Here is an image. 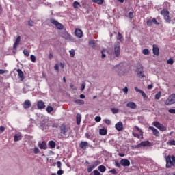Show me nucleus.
Masks as SVG:
<instances>
[{"label": "nucleus", "instance_id": "f257e3e1", "mask_svg": "<svg viewBox=\"0 0 175 175\" xmlns=\"http://www.w3.org/2000/svg\"><path fill=\"white\" fill-rule=\"evenodd\" d=\"M160 14L163 16L164 20L168 24H175V17L172 20V18L170 16L169 10L167 9H163Z\"/></svg>", "mask_w": 175, "mask_h": 175}, {"label": "nucleus", "instance_id": "f03ea898", "mask_svg": "<svg viewBox=\"0 0 175 175\" xmlns=\"http://www.w3.org/2000/svg\"><path fill=\"white\" fill-rule=\"evenodd\" d=\"M166 161V167L167 169H170V167H173L175 166V157L174 155H168L165 158Z\"/></svg>", "mask_w": 175, "mask_h": 175}, {"label": "nucleus", "instance_id": "7ed1b4c3", "mask_svg": "<svg viewBox=\"0 0 175 175\" xmlns=\"http://www.w3.org/2000/svg\"><path fill=\"white\" fill-rule=\"evenodd\" d=\"M69 132H70V126L66 125L64 123L62 124L60 126V133L64 135V136H66Z\"/></svg>", "mask_w": 175, "mask_h": 175}, {"label": "nucleus", "instance_id": "20e7f679", "mask_svg": "<svg viewBox=\"0 0 175 175\" xmlns=\"http://www.w3.org/2000/svg\"><path fill=\"white\" fill-rule=\"evenodd\" d=\"M152 125H154L155 128H157V129H159V131H161V132H165V131L167 130V128L166 126H163V124L159 123V122L158 121L153 122Z\"/></svg>", "mask_w": 175, "mask_h": 175}, {"label": "nucleus", "instance_id": "39448f33", "mask_svg": "<svg viewBox=\"0 0 175 175\" xmlns=\"http://www.w3.org/2000/svg\"><path fill=\"white\" fill-rule=\"evenodd\" d=\"M98 165H100V161L96 160L92 163V165L88 166V172L91 173L95 167H96Z\"/></svg>", "mask_w": 175, "mask_h": 175}, {"label": "nucleus", "instance_id": "423d86ee", "mask_svg": "<svg viewBox=\"0 0 175 175\" xmlns=\"http://www.w3.org/2000/svg\"><path fill=\"white\" fill-rule=\"evenodd\" d=\"M50 23H51V24H53V25L55 26L56 28H57V29L61 30V29H64V25L60 23L59 22H58V21H57L54 18H51Z\"/></svg>", "mask_w": 175, "mask_h": 175}, {"label": "nucleus", "instance_id": "0eeeda50", "mask_svg": "<svg viewBox=\"0 0 175 175\" xmlns=\"http://www.w3.org/2000/svg\"><path fill=\"white\" fill-rule=\"evenodd\" d=\"M174 103H175V94H171L165 101V105L167 106H169V105H174Z\"/></svg>", "mask_w": 175, "mask_h": 175}, {"label": "nucleus", "instance_id": "6e6552de", "mask_svg": "<svg viewBox=\"0 0 175 175\" xmlns=\"http://www.w3.org/2000/svg\"><path fill=\"white\" fill-rule=\"evenodd\" d=\"M137 75L138 77L140 79H143L144 77V71L143 70V66H142V64L138 66Z\"/></svg>", "mask_w": 175, "mask_h": 175}, {"label": "nucleus", "instance_id": "1a4fd4ad", "mask_svg": "<svg viewBox=\"0 0 175 175\" xmlns=\"http://www.w3.org/2000/svg\"><path fill=\"white\" fill-rule=\"evenodd\" d=\"M114 54L116 57H120V42H116L114 45Z\"/></svg>", "mask_w": 175, "mask_h": 175}, {"label": "nucleus", "instance_id": "9d476101", "mask_svg": "<svg viewBox=\"0 0 175 175\" xmlns=\"http://www.w3.org/2000/svg\"><path fill=\"white\" fill-rule=\"evenodd\" d=\"M38 147L40 150H47V143L46 141H42V142H38Z\"/></svg>", "mask_w": 175, "mask_h": 175}, {"label": "nucleus", "instance_id": "9b49d317", "mask_svg": "<svg viewBox=\"0 0 175 175\" xmlns=\"http://www.w3.org/2000/svg\"><path fill=\"white\" fill-rule=\"evenodd\" d=\"M120 165H122V166L128 167L131 165V162L126 159H122L120 161Z\"/></svg>", "mask_w": 175, "mask_h": 175}, {"label": "nucleus", "instance_id": "f8f14e48", "mask_svg": "<svg viewBox=\"0 0 175 175\" xmlns=\"http://www.w3.org/2000/svg\"><path fill=\"white\" fill-rule=\"evenodd\" d=\"M115 128L116 131H122L124 129V124H122V122H118L115 124Z\"/></svg>", "mask_w": 175, "mask_h": 175}, {"label": "nucleus", "instance_id": "ddd939ff", "mask_svg": "<svg viewBox=\"0 0 175 175\" xmlns=\"http://www.w3.org/2000/svg\"><path fill=\"white\" fill-rule=\"evenodd\" d=\"M148 129L152 131L153 135L154 136H156V137H158L159 136V131L157 129H155V127H154V126H149Z\"/></svg>", "mask_w": 175, "mask_h": 175}, {"label": "nucleus", "instance_id": "4468645a", "mask_svg": "<svg viewBox=\"0 0 175 175\" xmlns=\"http://www.w3.org/2000/svg\"><path fill=\"white\" fill-rule=\"evenodd\" d=\"M62 38H64V39L66 40H70L72 39V37L68 31L63 32L62 34Z\"/></svg>", "mask_w": 175, "mask_h": 175}, {"label": "nucleus", "instance_id": "2eb2a0df", "mask_svg": "<svg viewBox=\"0 0 175 175\" xmlns=\"http://www.w3.org/2000/svg\"><path fill=\"white\" fill-rule=\"evenodd\" d=\"M148 146H150V141H143L139 144H137L136 147H147Z\"/></svg>", "mask_w": 175, "mask_h": 175}, {"label": "nucleus", "instance_id": "dca6fc26", "mask_svg": "<svg viewBox=\"0 0 175 175\" xmlns=\"http://www.w3.org/2000/svg\"><path fill=\"white\" fill-rule=\"evenodd\" d=\"M152 47L153 54L157 56L159 55V48L157 44H153Z\"/></svg>", "mask_w": 175, "mask_h": 175}, {"label": "nucleus", "instance_id": "f3484780", "mask_svg": "<svg viewBox=\"0 0 175 175\" xmlns=\"http://www.w3.org/2000/svg\"><path fill=\"white\" fill-rule=\"evenodd\" d=\"M75 36L77 38H83V31L80 29H76L75 31Z\"/></svg>", "mask_w": 175, "mask_h": 175}, {"label": "nucleus", "instance_id": "a211bd4d", "mask_svg": "<svg viewBox=\"0 0 175 175\" xmlns=\"http://www.w3.org/2000/svg\"><path fill=\"white\" fill-rule=\"evenodd\" d=\"M16 72L21 81H23V80H24V72H23V70H21L20 68L17 69Z\"/></svg>", "mask_w": 175, "mask_h": 175}, {"label": "nucleus", "instance_id": "6ab92c4d", "mask_svg": "<svg viewBox=\"0 0 175 175\" xmlns=\"http://www.w3.org/2000/svg\"><path fill=\"white\" fill-rule=\"evenodd\" d=\"M23 108L27 109H29V107H31V101L29 100H26L23 104Z\"/></svg>", "mask_w": 175, "mask_h": 175}, {"label": "nucleus", "instance_id": "aec40b11", "mask_svg": "<svg viewBox=\"0 0 175 175\" xmlns=\"http://www.w3.org/2000/svg\"><path fill=\"white\" fill-rule=\"evenodd\" d=\"M79 147L82 150H86L87 147H88V142H82L79 144Z\"/></svg>", "mask_w": 175, "mask_h": 175}, {"label": "nucleus", "instance_id": "412c9836", "mask_svg": "<svg viewBox=\"0 0 175 175\" xmlns=\"http://www.w3.org/2000/svg\"><path fill=\"white\" fill-rule=\"evenodd\" d=\"M37 107L40 109H44V107H46V105H44V102L40 100L37 103Z\"/></svg>", "mask_w": 175, "mask_h": 175}, {"label": "nucleus", "instance_id": "4be33fe9", "mask_svg": "<svg viewBox=\"0 0 175 175\" xmlns=\"http://www.w3.org/2000/svg\"><path fill=\"white\" fill-rule=\"evenodd\" d=\"M135 91H136V92H139V94H141L143 96L144 99H146V98H147V95L146 94V93H144L143 90L137 88V87L135 88Z\"/></svg>", "mask_w": 175, "mask_h": 175}, {"label": "nucleus", "instance_id": "5701e85b", "mask_svg": "<svg viewBox=\"0 0 175 175\" xmlns=\"http://www.w3.org/2000/svg\"><path fill=\"white\" fill-rule=\"evenodd\" d=\"M126 107H129L130 109H135L137 107L136 103H133V102H129L126 104Z\"/></svg>", "mask_w": 175, "mask_h": 175}, {"label": "nucleus", "instance_id": "b1692460", "mask_svg": "<svg viewBox=\"0 0 175 175\" xmlns=\"http://www.w3.org/2000/svg\"><path fill=\"white\" fill-rule=\"evenodd\" d=\"M99 134L101 135V136H105L107 135V129L103 128L99 129Z\"/></svg>", "mask_w": 175, "mask_h": 175}, {"label": "nucleus", "instance_id": "393cba45", "mask_svg": "<svg viewBox=\"0 0 175 175\" xmlns=\"http://www.w3.org/2000/svg\"><path fill=\"white\" fill-rule=\"evenodd\" d=\"M77 124L80 125V122H81V115L80 113H77L76 116Z\"/></svg>", "mask_w": 175, "mask_h": 175}, {"label": "nucleus", "instance_id": "a878e982", "mask_svg": "<svg viewBox=\"0 0 175 175\" xmlns=\"http://www.w3.org/2000/svg\"><path fill=\"white\" fill-rule=\"evenodd\" d=\"M134 128L136 129V131H137V132L140 133V136L142 137V139H143V131L137 126H135Z\"/></svg>", "mask_w": 175, "mask_h": 175}, {"label": "nucleus", "instance_id": "bb28decb", "mask_svg": "<svg viewBox=\"0 0 175 175\" xmlns=\"http://www.w3.org/2000/svg\"><path fill=\"white\" fill-rule=\"evenodd\" d=\"M22 137L20 134H16L14 137V142H18L19 140H21Z\"/></svg>", "mask_w": 175, "mask_h": 175}, {"label": "nucleus", "instance_id": "cd10ccee", "mask_svg": "<svg viewBox=\"0 0 175 175\" xmlns=\"http://www.w3.org/2000/svg\"><path fill=\"white\" fill-rule=\"evenodd\" d=\"M98 169L101 173H105V172H106V167H105V165H100Z\"/></svg>", "mask_w": 175, "mask_h": 175}, {"label": "nucleus", "instance_id": "c85d7f7f", "mask_svg": "<svg viewBox=\"0 0 175 175\" xmlns=\"http://www.w3.org/2000/svg\"><path fill=\"white\" fill-rule=\"evenodd\" d=\"M94 3H97V5H103L105 0H92Z\"/></svg>", "mask_w": 175, "mask_h": 175}, {"label": "nucleus", "instance_id": "c756f323", "mask_svg": "<svg viewBox=\"0 0 175 175\" xmlns=\"http://www.w3.org/2000/svg\"><path fill=\"white\" fill-rule=\"evenodd\" d=\"M74 102L75 103H76V105H84V100H83L77 99L75 100Z\"/></svg>", "mask_w": 175, "mask_h": 175}, {"label": "nucleus", "instance_id": "7c9ffc66", "mask_svg": "<svg viewBox=\"0 0 175 175\" xmlns=\"http://www.w3.org/2000/svg\"><path fill=\"white\" fill-rule=\"evenodd\" d=\"M89 45L90 46V47H92V49H95V40H92L89 41Z\"/></svg>", "mask_w": 175, "mask_h": 175}, {"label": "nucleus", "instance_id": "2f4dec72", "mask_svg": "<svg viewBox=\"0 0 175 175\" xmlns=\"http://www.w3.org/2000/svg\"><path fill=\"white\" fill-rule=\"evenodd\" d=\"M79 6H80V3L78 1H74L73 3L74 9H79Z\"/></svg>", "mask_w": 175, "mask_h": 175}, {"label": "nucleus", "instance_id": "473e14b6", "mask_svg": "<svg viewBox=\"0 0 175 175\" xmlns=\"http://www.w3.org/2000/svg\"><path fill=\"white\" fill-rule=\"evenodd\" d=\"M49 144L51 148H55V142L54 141H49Z\"/></svg>", "mask_w": 175, "mask_h": 175}, {"label": "nucleus", "instance_id": "72a5a7b5", "mask_svg": "<svg viewBox=\"0 0 175 175\" xmlns=\"http://www.w3.org/2000/svg\"><path fill=\"white\" fill-rule=\"evenodd\" d=\"M168 146H175V140H170L167 142Z\"/></svg>", "mask_w": 175, "mask_h": 175}, {"label": "nucleus", "instance_id": "f704fd0d", "mask_svg": "<svg viewBox=\"0 0 175 175\" xmlns=\"http://www.w3.org/2000/svg\"><path fill=\"white\" fill-rule=\"evenodd\" d=\"M53 110H54V108H53V107H51V106H48L46 107L47 113H51V111H53Z\"/></svg>", "mask_w": 175, "mask_h": 175}, {"label": "nucleus", "instance_id": "c9c22d12", "mask_svg": "<svg viewBox=\"0 0 175 175\" xmlns=\"http://www.w3.org/2000/svg\"><path fill=\"white\" fill-rule=\"evenodd\" d=\"M167 64L173 65V64H174V60H173V58L170 57L168 60H167Z\"/></svg>", "mask_w": 175, "mask_h": 175}, {"label": "nucleus", "instance_id": "e433bc0d", "mask_svg": "<svg viewBox=\"0 0 175 175\" xmlns=\"http://www.w3.org/2000/svg\"><path fill=\"white\" fill-rule=\"evenodd\" d=\"M142 53L144 55H148V54H150V51H148V49H145L142 51Z\"/></svg>", "mask_w": 175, "mask_h": 175}, {"label": "nucleus", "instance_id": "4c0bfd02", "mask_svg": "<svg viewBox=\"0 0 175 175\" xmlns=\"http://www.w3.org/2000/svg\"><path fill=\"white\" fill-rule=\"evenodd\" d=\"M30 59L31 62H36V57L33 55H30Z\"/></svg>", "mask_w": 175, "mask_h": 175}, {"label": "nucleus", "instance_id": "58836bf2", "mask_svg": "<svg viewBox=\"0 0 175 175\" xmlns=\"http://www.w3.org/2000/svg\"><path fill=\"white\" fill-rule=\"evenodd\" d=\"M111 111H112L113 114H117V113H118V109L117 108H111Z\"/></svg>", "mask_w": 175, "mask_h": 175}, {"label": "nucleus", "instance_id": "ea45409f", "mask_svg": "<svg viewBox=\"0 0 175 175\" xmlns=\"http://www.w3.org/2000/svg\"><path fill=\"white\" fill-rule=\"evenodd\" d=\"M146 24H147L148 27H151V25H152V20L148 19L146 21Z\"/></svg>", "mask_w": 175, "mask_h": 175}, {"label": "nucleus", "instance_id": "a19ab883", "mask_svg": "<svg viewBox=\"0 0 175 175\" xmlns=\"http://www.w3.org/2000/svg\"><path fill=\"white\" fill-rule=\"evenodd\" d=\"M69 53L71 58H73V57H75V50L71 49L70 51H69Z\"/></svg>", "mask_w": 175, "mask_h": 175}, {"label": "nucleus", "instance_id": "79ce46f5", "mask_svg": "<svg viewBox=\"0 0 175 175\" xmlns=\"http://www.w3.org/2000/svg\"><path fill=\"white\" fill-rule=\"evenodd\" d=\"M23 54H24V55H25L26 57H29V52L28 50H27V49H24V50H23Z\"/></svg>", "mask_w": 175, "mask_h": 175}, {"label": "nucleus", "instance_id": "37998d69", "mask_svg": "<svg viewBox=\"0 0 175 175\" xmlns=\"http://www.w3.org/2000/svg\"><path fill=\"white\" fill-rule=\"evenodd\" d=\"M94 120L96 122H100V121L102 120V118H100V116H96Z\"/></svg>", "mask_w": 175, "mask_h": 175}, {"label": "nucleus", "instance_id": "c03bdc74", "mask_svg": "<svg viewBox=\"0 0 175 175\" xmlns=\"http://www.w3.org/2000/svg\"><path fill=\"white\" fill-rule=\"evenodd\" d=\"M20 40H21V37L19 36L16 39V41H15L16 44H20Z\"/></svg>", "mask_w": 175, "mask_h": 175}, {"label": "nucleus", "instance_id": "a18cd8bd", "mask_svg": "<svg viewBox=\"0 0 175 175\" xmlns=\"http://www.w3.org/2000/svg\"><path fill=\"white\" fill-rule=\"evenodd\" d=\"M132 135L134 136V137H137V139H140V135H139L135 132H133Z\"/></svg>", "mask_w": 175, "mask_h": 175}, {"label": "nucleus", "instance_id": "49530a36", "mask_svg": "<svg viewBox=\"0 0 175 175\" xmlns=\"http://www.w3.org/2000/svg\"><path fill=\"white\" fill-rule=\"evenodd\" d=\"M33 152L34 154H39L40 152L39 148L35 147L33 149Z\"/></svg>", "mask_w": 175, "mask_h": 175}, {"label": "nucleus", "instance_id": "de8ad7c7", "mask_svg": "<svg viewBox=\"0 0 175 175\" xmlns=\"http://www.w3.org/2000/svg\"><path fill=\"white\" fill-rule=\"evenodd\" d=\"M104 122L105 124H107V125H110V124H111V122L109 119L104 120Z\"/></svg>", "mask_w": 175, "mask_h": 175}, {"label": "nucleus", "instance_id": "09e8293b", "mask_svg": "<svg viewBox=\"0 0 175 175\" xmlns=\"http://www.w3.org/2000/svg\"><path fill=\"white\" fill-rule=\"evenodd\" d=\"M161 92H159L157 94H155V99H159V98H161Z\"/></svg>", "mask_w": 175, "mask_h": 175}, {"label": "nucleus", "instance_id": "8fccbe9b", "mask_svg": "<svg viewBox=\"0 0 175 175\" xmlns=\"http://www.w3.org/2000/svg\"><path fill=\"white\" fill-rule=\"evenodd\" d=\"M152 22L154 23L156 25H159V23H158V21H157V19L155 18H153L152 19Z\"/></svg>", "mask_w": 175, "mask_h": 175}, {"label": "nucleus", "instance_id": "3c124183", "mask_svg": "<svg viewBox=\"0 0 175 175\" xmlns=\"http://www.w3.org/2000/svg\"><path fill=\"white\" fill-rule=\"evenodd\" d=\"M93 173H94V175H101L100 172H99V171H98V170H94L93 171Z\"/></svg>", "mask_w": 175, "mask_h": 175}, {"label": "nucleus", "instance_id": "603ef678", "mask_svg": "<svg viewBox=\"0 0 175 175\" xmlns=\"http://www.w3.org/2000/svg\"><path fill=\"white\" fill-rule=\"evenodd\" d=\"M129 17L130 20H132V18H133V12H130L129 13Z\"/></svg>", "mask_w": 175, "mask_h": 175}, {"label": "nucleus", "instance_id": "864d4df0", "mask_svg": "<svg viewBox=\"0 0 175 175\" xmlns=\"http://www.w3.org/2000/svg\"><path fill=\"white\" fill-rule=\"evenodd\" d=\"M118 39L121 41L122 40V34L118 32Z\"/></svg>", "mask_w": 175, "mask_h": 175}, {"label": "nucleus", "instance_id": "5fc2aeb1", "mask_svg": "<svg viewBox=\"0 0 175 175\" xmlns=\"http://www.w3.org/2000/svg\"><path fill=\"white\" fill-rule=\"evenodd\" d=\"M62 174H64V170H59L57 171V175H62Z\"/></svg>", "mask_w": 175, "mask_h": 175}, {"label": "nucleus", "instance_id": "6e6d98bb", "mask_svg": "<svg viewBox=\"0 0 175 175\" xmlns=\"http://www.w3.org/2000/svg\"><path fill=\"white\" fill-rule=\"evenodd\" d=\"M168 112H170V114H175V109H170L168 110Z\"/></svg>", "mask_w": 175, "mask_h": 175}, {"label": "nucleus", "instance_id": "4d7b16f0", "mask_svg": "<svg viewBox=\"0 0 175 175\" xmlns=\"http://www.w3.org/2000/svg\"><path fill=\"white\" fill-rule=\"evenodd\" d=\"M110 173H112V174H117V171H116V169H112L110 170Z\"/></svg>", "mask_w": 175, "mask_h": 175}, {"label": "nucleus", "instance_id": "13d9d810", "mask_svg": "<svg viewBox=\"0 0 175 175\" xmlns=\"http://www.w3.org/2000/svg\"><path fill=\"white\" fill-rule=\"evenodd\" d=\"M28 24L30 27H33V22L32 20L29 21Z\"/></svg>", "mask_w": 175, "mask_h": 175}, {"label": "nucleus", "instance_id": "bf43d9fd", "mask_svg": "<svg viewBox=\"0 0 175 175\" xmlns=\"http://www.w3.org/2000/svg\"><path fill=\"white\" fill-rule=\"evenodd\" d=\"M62 163H61V161H57V166L59 169H61V166H62Z\"/></svg>", "mask_w": 175, "mask_h": 175}, {"label": "nucleus", "instance_id": "052dcab7", "mask_svg": "<svg viewBox=\"0 0 175 175\" xmlns=\"http://www.w3.org/2000/svg\"><path fill=\"white\" fill-rule=\"evenodd\" d=\"M123 92H124V94H128V88L125 87L124 89H122Z\"/></svg>", "mask_w": 175, "mask_h": 175}, {"label": "nucleus", "instance_id": "680f3d73", "mask_svg": "<svg viewBox=\"0 0 175 175\" xmlns=\"http://www.w3.org/2000/svg\"><path fill=\"white\" fill-rule=\"evenodd\" d=\"M54 69H55V70H57V72H58V70H59L58 64H55L54 66Z\"/></svg>", "mask_w": 175, "mask_h": 175}, {"label": "nucleus", "instance_id": "e2e57ef3", "mask_svg": "<svg viewBox=\"0 0 175 175\" xmlns=\"http://www.w3.org/2000/svg\"><path fill=\"white\" fill-rule=\"evenodd\" d=\"M85 88V83H83L81 85V91H84Z\"/></svg>", "mask_w": 175, "mask_h": 175}, {"label": "nucleus", "instance_id": "0e129e2a", "mask_svg": "<svg viewBox=\"0 0 175 175\" xmlns=\"http://www.w3.org/2000/svg\"><path fill=\"white\" fill-rule=\"evenodd\" d=\"M154 88V85L152 84L148 85V90H152Z\"/></svg>", "mask_w": 175, "mask_h": 175}, {"label": "nucleus", "instance_id": "69168bd1", "mask_svg": "<svg viewBox=\"0 0 175 175\" xmlns=\"http://www.w3.org/2000/svg\"><path fill=\"white\" fill-rule=\"evenodd\" d=\"M0 131H1V132H5V127L3 126H1Z\"/></svg>", "mask_w": 175, "mask_h": 175}, {"label": "nucleus", "instance_id": "338daca9", "mask_svg": "<svg viewBox=\"0 0 175 175\" xmlns=\"http://www.w3.org/2000/svg\"><path fill=\"white\" fill-rule=\"evenodd\" d=\"M6 72H8V71L5 70H1L0 69V75H3V73H6Z\"/></svg>", "mask_w": 175, "mask_h": 175}, {"label": "nucleus", "instance_id": "774afa93", "mask_svg": "<svg viewBox=\"0 0 175 175\" xmlns=\"http://www.w3.org/2000/svg\"><path fill=\"white\" fill-rule=\"evenodd\" d=\"M70 88L72 90H76V87H75V85H73L72 83H70Z\"/></svg>", "mask_w": 175, "mask_h": 175}]
</instances>
